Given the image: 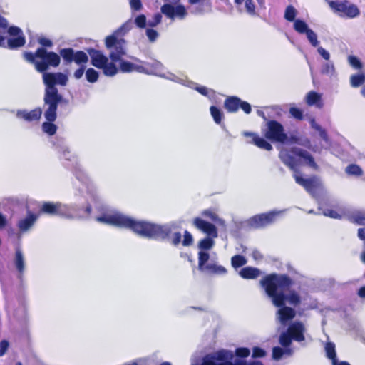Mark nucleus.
I'll use <instances>...</instances> for the list:
<instances>
[{
  "instance_id": "39448f33",
  "label": "nucleus",
  "mask_w": 365,
  "mask_h": 365,
  "mask_svg": "<svg viewBox=\"0 0 365 365\" xmlns=\"http://www.w3.org/2000/svg\"><path fill=\"white\" fill-rule=\"evenodd\" d=\"M52 143L56 150L61 155V159L63 160L64 166L73 171L76 179L82 183V189L88 190L89 179L78 164L77 157L71 153L63 139H56Z\"/></svg>"
},
{
  "instance_id": "a18cd8bd",
  "label": "nucleus",
  "mask_w": 365,
  "mask_h": 365,
  "mask_svg": "<svg viewBox=\"0 0 365 365\" xmlns=\"http://www.w3.org/2000/svg\"><path fill=\"white\" fill-rule=\"evenodd\" d=\"M85 75L86 80L91 83H96L99 78V73L92 68H88L85 72Z\"/></svg>"
},
{
  "instance_id": "338daca9",
  "label": "nucleus",
  "mask_w": 365,
  "mask_h": 365,
  "mask_svg": "<svg viewBox=\"0 0 365 365\" xmlns=\"http://www.w3.org/2000/svg\"><path fill=\"white\" fill-rule=\"evenodd\" d=\"M181 238L182 235L180 232H174L170 238L172 244L175 246L178 245L180 242Z\"/></svg>"
},
{
  "instance_id": "79ce46f5",
  "label": "nucleus",
  "mask_w": 365,
  "mask_h": 365,
  "mask_svg": "<svg viewBox=\"0 0 365 365\" xmlns=\"http://www.w3.org/2000/svg\"><path fill=\"white\" fill-rule=\"evenodd\" d=\"M246 258L240 255H235L231 259V264L235 269L241 267L247 264Z\"/></svg>"
},
{
  "instance_id": "ddd939ff",
  "label": "nucleus",
  "mask_w": 365,
  "mask_h": 365,
  "mask_svg": "<svg viewBox=\"0 0 365 365\" xmlns=\"http://www.w3.org/2000/svg\"><path fill=\"white\" fill-rule=\"evenodd\" d=\"M39 217V214L32 212L29 210L26 216L20 218L16 222V227L18 229V238L20 239L21 235L29 232L34 227L35 223Z\"/></svg>"
},
{
  "instance_id": "09e8293b",
  "label": "nucleus",
  "mask_w": 365,
  "mask_h": 365,
  "mask_svg": "<svg viewBox=\"0 0 365 365\" xmlns=\"http://www.w3.org/2000/svg\"><path fill=\"white\" fill-rule=\"evenodd\" d=\"M210 110L211 115L214 119V121L217 124H220L223 116L222 111L219 108L213 106L210 107Z\"/></svg>"
},
{
  "instance_id": "473e14b6",
  "label": "nucleus",
  "mask_w": 365,
  "mask_h": 365,
  "mask_svg": "<svg viewBox=\"0 0 365 365\" xmlns=\"http://www.w3.org/2000/svg\"><path fill=\"white\" fill-rule=\"evenodd\" d=\"M306 102L309 106L315 105L318 108H321V95L315 91H310L307 95Z\"/></svg>"
},
{
  "instance_id": "5fc2aeb1",
  "label": "nucleus",
  "mask_w": 365,
  "mask_h": 365,
  "mask_svg": "<svg viewBox=\"0 0 365 365\" xmlns=\"http://www.w3.org/2000/svg\"><path fill=\"white\" fill-rule=\"evenodd\" d=\"M162 21V15L160 13H156L153 15L152 19H149L147 22V26L149 28H154L157 26Z\"/></svg>"
},
{
  "instance_id": "393cba45",
  "label": "nucleus",
  "mask_w": 365,
  "mask_h": 365,
  "mask_svg": "<svg viewBox=\"0 0 365 365\" xmlns=\"http://www.w3.org/2000/svg\"><path fill=\"white\" fill-rule=\"evenodd\" d=\"M41 115L42 110L40 108H36L31 111L19 110L16 113L17 118H22L29 122L38 120L40 119Z\"/></svg>"
},
{
  "instance_id": "f257e3e1",
  "label": "nucleus",
  "mask_w": 365,
  "mask_h": 365,
  "mask_svg": "<svg viewBox=\"0 0 365 365\" xmlns=\"http://www.w3.org/2000/svg\"><path fill=\"white\" fill-rule=\"evenodd\" d=\"M98 222L131 230L136 234L149 239L164 240L169 239L173 230L178 229L175 222L163 225L135 220L120 212L104 215L96 218Z\"/></svg>"
},
{
  "instance_id": "a878e982",
  "label": "nucleus",
  "mask_w": 365,
  "mask_h": 365,
  "mask_svg": "<svg viewBox=\"0 0 365 365\" xmlns=\"http://www.w3.org/2000/svg\"><path fill=\"white\" fill-rule=\"evenodd\" d=\"M120 71L123 73H131L135 71L140 73H143V71H145L143 63L138 64L129 62L122 60V58L120 61Z\"/></svg>"
},
{
  "instance_id": "4c0bfd02",
  "label": "nucleus",
  "mask_w": 365,
  "mask_h": 365,
  "mask_svg": "<svg viewBox=\"0 0 365 365\" xmlns=\"http://www.w3.org/2000/svg\"><path fill=\"white\" fill-rule=\"evenodd\" d=\"M325 351L326 355L327 358L332 361V364H334V361H337L336 354L335 351V345L332 342H328L325 345Z\"/></svg>"
},
{
  "instance_id": "ea45409f",
  "label": "nucleus",
  "mask_w": 365,
  "mask_h": 365,
  "mask_svg": "<svg viewBox=\"0 0 365 365\" xmlns=\"http://www.w3.org/2000/svg\"><path fill=\"white\" fill-rule=\"evenodd\" d=\"M292 350L290 348L283 349L276 346L272 349V357L274 360H279L284 354H292Z\"/></svg>"
},
{
  "instance_id": "f3484780",
  "label": "nucleus",
  "mask_w": 365,
  "mask_h": 365,
  "mask_svg": "<svg viewBox=\"0 0 365 365\" xmlns=\"http://www.w3.org/2000/svg\"><path fill=\"white\" fill-rule=\"evenodd\" d=\"M287 331L291 334L294 341L302 342L305 340L304 334L307 331L305 325L299 321L292 322L288 327Z\"/></svg>"
},
{
  "instance_id": "774afa93",
  "label": "nucleus",
  "mask_w": 365,
  "mask_h": 365,
  "mask_svg": "<svg viewBox=\"0 0 365 365\" xmlns=\"http://www.w3.org/2000/svg\"><path fill=\"white\" fill-rule=\"evenodd\" d=\"M240 108L246 113L249 114L252 111L251 106L249 103L243 101L240 99Z\"/></svg>"
},
{
  "instance_id": "6e6d98bb",
  "label": "nucleus",
  "mask_w": 365,
  "mask_h": 365,
  "mask_svg": "<svg viewBox=\"0 0 365 365\" xmlns=\"http://www.w3.org/2000/svg\"><path fill=\"white\" fill-rule=\"evenodd\" d=\"M145 35L150 43H154L159 37L158 32L153 28L146 29Z\"/></svg>"
},
{
  "instance_id": "a211bd4d",
  "label": "nucleus",
  "mask_w": 365,
  "mask_h": 365,
  "mask_svg": "<svg viewBox=\"0 0 365 365\" xmlns=\"http://www.w3.org/2000/svg\"><path fill=\"white\" fill-rule=\"evenodd\" d=\"M279 157L284 164L292 170L294 173L298 172V160L292 152V148L290 150L282 149L279 154Z\"/></svg>"
},
{
  "instance_id": "9d476101",
  "label": "nucleus",
  "mask_w": 365,
  "mask_h": 365,
  "mask_svg": "<svg viewBox=\"0 0 365 365\" xmlns=\"http://www.w3.org/2000/svg\"><path fill=\"white\" fill-rule=\"evenodd\" d=\"M284 210H272L268 212L255 215L251 217L247 222L250 226L259 229L273 224L277 218L282 215Z\"/></svg>"
},
{
  "instance_id": "cd10ccee",
  "label": "nucleus",
  "mask_w": 365,
  "mask_h": 365,
  "mask_svg": "<svg viewBox=\"0 0 365 365\" xmlns=\"http://www.w3.org/2000/svg\"><path fill=\"white\" fill-rule=\"evenodd\" d=\"M347 218L351 223L365 227V211L355 210L348 213Z\"/></svg>"
},
{
  "instance_id": "20e7f679",
  "label": "nucleus",
  "mask_w": 365,
  "mask_h": 365,
  "mask_svg": "<svg viewBox=\"0 0 365 365\" xmlns=\"http://www.w3.org/2000/svg\"><path fill=\"white\" fill-rule=\"evenodd\" d=\"M132 29L131 21H127L117 29L111 35L105 38V46L109 51L108 61L103 67L100 69L106 76H114L117 74L118 69L115 66V62H120V58L126 54V41L124 38L125 34Z\"/></svg>"
},
{
  "instance_id": "0e129e2a",
  "label": "nucleus",
  "mask_w": 365,
  "mask_h": 365,
  "mask_svg": "<svg viewBox=\"0 0 365 365\" xmlns=\"http://www.w3.org/2000/svg\"><path fill=\"white\" fill-rule=\"evenodd\" d=\"M266 352L264 349L259 347H254L252 350V357L253 358H260L264 356Z\"/></svg>"
},
{
  "instance_id": "3c124183",
  "label": "nucleus",
  "mask_w": 365,
  "mask_h": 365,
  "mask_svg": "<svg viewBox=\"0 0 365 365\" xmlns=\"http://www.w3.org/2000/svg\"><path fill=\"white\" fill-rule=\"evenodd\" d=\"M214 245V241L210 237H205L202 240L199 244L198 247L202 250H210Z\"/></svg>"
},
{
  "instance_id": "4468645a",
  "label": "nucleus",
  "mask_w": 365,
  "mask_h": 365,
  "mask_svg": "<svg viewBox=\"0 0 365 365\" xmlns=\"http://www.w3.org/2000/svg\"><path fill=\"white\" fill-rule=\"evenodd\" d=\"M8 34L12 36V38L7 40L8 48L16 49L23 46L25 44V36L20 28L15 26H10L8 29Z\"/></svg>"
},
{
  "instance_id": "864d4df0",
  "label": "nucleus",
  "mask_w": 365,
  "mask_h": 365,
  "mask_svg": "<svg viewBox=\"0 0 365 365\" xmlns=\"http://www.w3.org/2000/svg\"><path fill=\"white\" fill-rule=\"evenodd\" d=\"M348 62L349 65L357 70H360L362 68L363 65L361 61L355 56H348Z\"/></svg>"
},
{
  "instance_id": "72a5a7b5",
  "label": "nucleus",
  "mask_w": 365,
  "mask_h": 365,
  "mask_svg": "<svg viewBox=\"0 0 365 365\" xmlns=\"http://www.w3.org/2000/svg\"><path fill=\"white\" fill-rule=\"evenodd\" d=\"M321 73L330 77L336 76V72L334 62L328 61L327 62L323 63L321 68Z\"/></svg>"
},
{
  "instance_id": "5701e85b",
  "label": "nucleus",
  "mask_w": 365,
  "mask_h": 365,
  "mask_svg": "<svg viewBox=\"0 0 365 365\" xmlns=\"http://www.w3.org/2000/svg\"><path fill=\"white\" fill-rule=\"evenodd\" d=\"M14 264L18 272L17 277L20 281H22L24 272L25 271L26 263L24 254L19 247H17L15 250Z\"/></svg>"
},
{
  "instance_id": "7c9ffc66",
  "label": "nucleus",
  "mask_w": 365,
  "mask_h": 365,
  "mask_svg": "<svg viewBox=\"0 0 365 365\" xmlns=\"http://www.w3.org/2000/svg\"><path fill=\"white\" fill-rule=\"evenodd\" d=\"M239 274L243 279H253L259 276L260 270L255 267H246L240 271Z\"/></svg>"
},
{
  "instance_id": "f704fd0d",
  "label": "nucleus",
  "mask_w": 365,
  "mask_h": 365,
  "mask_svg": "<svg viewBox=\"0 0 365 365\" xmlns=\"http://www.w3.org/2000/svg\"><path fill=\"white\" fill-rule=\"evenodd\" d=\"M210 259V255L205 251L200 250L198 252V269L199 270L203 272L205 271V267L207 265V262Z\"/></svg>"
},
{
  "instance_id": "dca6fc26",
  "label": "nucleus",
  "mask_w": 365,
  "mask_h": 365,
  "mask_svg": "<svg viewBox=\"0 0 365 365\" xmlns=\"http://www.w3.org/2000/svg\"><path fill=\"white\" fill-rule=\"evenodd\" d=\"M160 11L162 14L171 19L175 18L183 19L187 15L185 6L180 4L173 6L170 4H165L161 6Z\"/></svg>"
},
{
  "instance_id": "e2e57ef3",
  "label": "nucleus",
  "mask_w": 365,
  "mask_h": 365,
  "mask_svg": "<svg viewBox=\"0 0 365 365\" xmlns=\"http://www.w3.org/2000/svg\"><path fill=\"white\" fill-rule=\"evenodd\" d=\"M130 5L131 9L135 11H140L143 7L140 0H130Z\"/></svg>"
},
{
  "instance_id": "423d86ee",
  "label": "nucleus",
  "mask_w": 365,
  "mask_h": 365,
  "mask_svg": "<svg viewBox=\"0 0 365 365\" xmlns=\"http://www.w3.org/2000/svg\"><path fill=\"white\" fill-rule=\"evenodd\" d=\"M24 57L29 63L34 64L36 71L41 73L47 72L50 67L56 68L61 63V55L48 51L46 48L40 47L34 53L25 52Z\"/></svg>"
},
{
  "instance_id": "49530a36",
  "label": "nucleus",
  "mask_w": 365,
  "mask_h": 365,
  "mask_svg": "<svg viewBox=\"0 0 365 365\" xmlns=\"http://www.w3.org/2000/svg\"><path fill=\"white\" fill-rule=\"evenodd\" d=\"M297 9L292 5H289L287 6L284 12V19L288 21H294L296 20L295 17L297 16Z\"/></svg>"
},
{
  "instance_id": "f8f14e48",
  "label": "nucleus",
  "mask_w": 365,
  "mask_h": 365,
  "mask_svg": "<svg viewBox=\"0 0 365 365\" xmlns=\"http://www.w3.org/2000/svg\"><path fill=\"white\" fill-rule=\"evenodd\" d=\"M329 4L341 17L354 19L360 14L359 8L348 1H331Z\"/></svg>"
},
{
  "instance_id": "7ed1b4c3",
  "label": "nucleus",
  "mask_w": 365,
  "mask_h": 365,
  "mask_svg": "<svg viewBox=\"0 0 365 365\" xmlns=\"http://www.w3.org/2000/svg\"><path fill=\"white\" fill-rule=\"evenodd\" d=\"M42 81L45 86L43 103L44 106H46L44 117L49 121H55L58 105L63 100L56 86H66L68 77L61 72H46L42 74Z\"/></svg>"
},
{
  "instance_id": "412c9836",
  "label": "nucleus",
  "mask_w": 365,
  "mask_h": 365,
  "mask_svg": "<svg viewBox=\"0 0 365 365\" xmlns=\"http://www.w3.org/2000/svg\"><path fill=\"white\" fill-rule=\"evenodd\" d=\"M87 53L91 58V64L97 68L103 67L108 60V58L99 50L91 48L87 49Z\"/></svg>"
},
{
  "instance_id": "680f3d73",
  "label": "nucleus",
  "mask_w": 365,
  "mask_h": 365,
  "mask_svg": "<svg viewBox=\"0 0 365 365\" xmlns=\"http://www.w3.org/2000/svg\"><path fill=\"white\" fill-rule=\"evenodd\" d=\"M193 239L192 235L188 231H185L182 245L184 246H190L192 244Z\"/></svg>"
},
{
  "instance_id": "6e6552de",
  "label": "nucleus",
  "mask_w": 365,
  "mask_h": 365,
  "mask_svg": "<svg viewBox=\"0 0 365 365\" xmlns=\"http://www.w3.org/2000/svg\"><path fill=\"white\" fill-rule=\"evenodd\" d=\"M59 53L65 65L75 62L79 66V68L73 73V77L77 80L81 78L86 72L85 64L88 61L87 53L83 51H75L72 48H62L59 51Z\"/></svg>"
},
{
  "instance_id": "b1692460",
  "label": "nucleus",
  "mask_w": 365,
  "mask_h": 365,
  "mask_svg": "<svg viewBox=\"0 0 365 365\" xmlns=\"http://www.w3.org/2000/svg\"><path fill=\"white\" fill-rule=\"evenodd\" d=\"M294 177L296 182L304 187L308 192H314L317 186V181L314 178H304L298 172L294 173Z\"/></svg>"
},
{
  "instance_id": "2eb2a0df",
  "label": "nucleus",
  "mask_w": 365,
  "mask_h": 365,
  "mask_svg": "<svg viewBox=\"0 0 365 365\" xmlns=\"http://www.w3.org/2000/svg\"><path fill=\"white\" fill-rule=\"evenodd\" d=\"M131 58L133 59L135 62L143 63L145 71H143V73L147 75H154L161 78L164 76L165 68L163 65L160 61L155 60L151 62H146L142 61L135 57H132Z\"/></svg>"
},
{
  "instance_id": "bb28decb",
  "label": "nucleus",
  "mask_w": 365,
  "mask_h": 365,
  "mask_svg": "<svg viewBox=\"0 0 365 365\" xmlns=\"http://www.w3.org/2000/svg\"><path fill=\"white\" fill-rule=\"evenodd\" d=\"M244 135L252 137V140L250 143L255 144L258 148L266 150H272V146L269 143H268L264 138L259 137L255 133L245 132Z\"/></svg>"
},
{
  "instance_id": "8fccbe9b",
  "label": "nucleus",
  "mask_w": 365,
  "mask_h": 365,
  "mask_svg": "<svg viewBox=\"0 0 365 365\" xmlns=\"http://www.w3.org/2000/svg\"><path fill=\"white\" fill-rule=\"evenodd\" d=\"M128 21H132V20L129 19ZM131 22H132V26L133 25V24H135L137 27H138L140 29H144L146 27L148 21L146 19V16L144 14H139L135 18L134 22H133V21H131Z\"/></svg>"
},
{
  "instance_id": "c85d7f7f",
  "label": "nucleus",
  "mask_w": 365,
  "mask_h": 365,
  "mask_svg": "<svg viewBox=\"0 0 365 365\" xmlns=\"http://www.w3.org/2000/svg\"><path fill=\"white\" fill-rule=\"evenodd\" d=\"M240 105V98L237 96L227 98L224 103L225 108L230 113H235L238 110Z\"/></svg>"
},
{
  "instance_id": "e433bc0d",
  "label": "nucleus",
  "mask_w": 365,
  "mask_h": 365,
  "mask_svg": "<svg viewBox=\"0 0 365 365\" xmlns=\"http://www.w3.org/2000/svg\"><path fill=\"white\" fill-rule=\"evenodd\" d=\"M202 215L205 217H209L212 221L217 224L218 225H220L222 227H225V222L224 220L218 217L216 213L206 210H204L202 213Z\"/></svg>"
},
{
  "instance_id": "4be33fe9",
  "label": "nucleus",
  "mask_w": 365,
  "mask_h": 365,
  "mask_svg": "<svg viewBox=\"0 0 365 365\" xmlns=\"http://www.w3.org/2000/svg\"><path fill=\"white\" fill-rule=\"evenodd\" d=\"M193 225L198 230L202 231L203 232L206 233L207 235H208L212 237H217V231L214 225H212L204 220H202L200 217H196L194 219Z\"/></svg>"
},
{
  "instance_id": "c9c22d12",
  "label": "nucleus",
  "mask_w": 365,
  "mask_h": 365,
  "mask_svg": "<svg viewBox=\"0 0 365 365\" xmlns=\"http://www.w3.org/2000/svg\"><path fill=\"white\" fill-rule=\"evenodd\" d=\"M294 29L300 34H305L310 29L307 24L299 19H297L294 22Z\"/></svg>"
},
{
  "instance_id": "bf43d9fd",
  "label": "nucleus",
  "mask_w": 365,
  "mask_h": 365,
  "mask_svg": "<svg viewBox=\"0 0 365 365\" xmlns=\"http://www.w3.org/2000/svg\"><path fill=\"white\" fill-rule=\"evenodd\" d=\"M322 214L325 216L329 217L334 219H341V215L338 213L336 210L331 209H324L322 210Z\"/></svg>"
},
{
  "instance_id": "0eeeda50",
  "label": "nucleus",
  "mask_w": 365,
  "mask_h": 365,
  "mask_svg": "<svg viewBox=\"0 0 365 365\" xmlns=\"http://www.w3.org/2000/svg\"><path fill=\"white\" fill-rule=\"evenodd\" d=\"M40 212L51 215L73 218L88 215L91 212V207L87 205L83 213L81 214L80 213L79 206L76 204L68 205L61 202H44L41 207Z\"/></svg>"
},
{
  "instance_id": "6ab92c4d",
  "label": "nucleus",
  "mask_w": 365,
  "mask_h": 365,
  "mask_svg": "<svg viewBox=\"0 0 365 365\" xmlns=\"http://www.w3.org/2000/svg\"><path fill=\"white\" fill-rule=\"evenodd\" d=\"M292 152L294 155L298 158V162L302 160L305 165L310 168L316 169L317 165L315 163L314 158L309 152L298 147L292 148Z\"/></svg>"
},
{
  "instance_id": "603ef678",
  "label": "nucleus",
  "mask_w": 365,
  "mask_h": 365,
  "mask_svg": "<svg viewBox=\"0 0 365 365\" xmlns=\"http://www.w3.org/2000/svg\"><path fill=\"white\" fill-rule=\"evenodd\" d=\"M305 34L310 44L313 47H318L319 41L317 39V34L312 29H309Z\"/></svg>"
},
{
  "instance_id": "1a4fd4ad",
  "label": "nucleus",
  "mask_w": 365,
  "mask_h": 365,
  "mask_svg": "<svg viewBox=\"0 0 365 365\" xmlns=\"http://www.w3.org/2000/svg\"><path fill=\"white\" fill-rule=\"evenodd\" d=\"M232 353L227 350H220L212 354L206 355L200 364H192V365H242L240 359H235L234 362L227 361L232 359Z\"/></svg>"
},
{
  "instance_id": "c03bdc74",
  "label": "nucleus",
  "mask_w": 365,
  "mask_h": 365,
  "mask_svg": "<svg viewBox=\"0 0 365 365\" xmlns=\"http://www.w3.org/2000/svg\"><path fill=\"white\" fill-rule=\"evenodd\" d=\"M192 88H194L197 91H198L200 94L208 97L210 99H212L215 97V91L212 89H209L205 86H198L195 83V86Z\"/></svg>"
},
{
  "instance_id": "13d9d810",
  "label": "nucleus",
  "mask_w": 365,
  "mask_h": 365,
  "mask_svg": "<svg viewBox=\"0 0 365 365\" xmlns=\"http://www.w3.org/2000/svg\"><path fill=\"white\" fill-rule=\"evenodd\" d=\"M250 354V351L248 348L240 347L235 350V355L240 359L246 358Z\"/></svg>"
},
{
  "instance_id": "a19ab883",
  "label": "nucleus",
  "mask_w": 365,
  "mask_h": 365,
  "mask_svg": "<svg viewBox=\"0 0 365 365\" xmlns=\"http://www.w3.org/2000/svg\"><path fill=\"white\" fill-rule=\"evenodd\" d=\"M293 340L291 334L287 330V331L282 332L279 339V344L284 347V349L289 348L290 346L292 341Z\"/></svg>"
},
{
  "instance_id": "aec40b11",
  "label": "nucleus",
  "mask_w": 365,
  "mask_h": 365,
  "mask_svg": "<svg viewBox=\"0 0 365 365\" xmlns=\"http://www.w3.org/2000/svg\"><path fill=\"white\" fill-rule=\"evenodd\" d=\"M279 307V309L276 313L277 319L282 325L285 326L289 321L294 318L296 315L295 310L293 308L285 305Z\"/></svg>"
},
{
  "instance_id": "4d7b16f0",
  "label": "nucleus",
  "mask_w": 365,
  "mask_h": 365,
  "mask_svg": "<svg viewBox=\"0 0 365 365\" xmlns=\"http://www.w3.org/2000/svg\"><path fill=\"white\" fill-rule=\"evenodd\" d=\"M247 13L250 16H256L255 5L252 0H245V3Z\"/></svg>"
},
{
  "instance_id": "f03ea898",
  "label": "nucleus",
  "mask_w": 365,
  "mask_h": 365,
  "mask_svg": "<svg viewBox=\"0 0 365 365\" xmlns=\"http://www.w3.org/2000/svg\"><path fill=\"white\" fill-rule=\"evenodd\" d=\"M293 284L289 276L279 274H269L260 281L261 286L275 307H283L286 301L294 307L300 304L299 294L294 290H289Z\"/></svg>"
},
{
  "instance_id": "69168bd1",
  "label": "nucleus",
  "mask_w": 365,
  "mask_h": 365,
  "mask_svg": "<svg viewBox=\"0 0 365 365\" xmlns=\"http://www.w3.org/2000/svg\"><path fill=\"white\" fill-rule=\"evenodd\" d=\"M317 52L324 60H326L327 61H329L330 53L325 48L318 46Z\"/></svg>"
},
{
  "instance_id": "58836bf2",
  "label": "nucleus",
  "mask_w": 365,
  "mask_h": 365,
  "mask_svg": "<svg viewBox=\"0 0 365 365\" xmlns=\"http://www.w3.org/2000/svg\"><path fill=\"white\" fill-rule=\"evenodd\" d=\"M365 82V74L358 73L351 76L350 84L353 88H357Z\"/></svg>"
},
{
  "instance_id": "2f4dec72",
  "label": "nucleus",
  "mask_w": 365,
  "mask_h": 365,
  "mask_svg": "<svg viewBox=\"0 0 365 365\" xmlns=\"http://www.w3.org/2000/svg\"><path fill=\"white\" fill-rule=\"evenodd\" d=\"M205 271L212 274L225 275L227 273V269L212 262L207 264Z\"/></svg>"
},
{
  "instance_id": "37998d69",
  "label": "nucleus",
  "mask_w": 365,
  "mask_h": 365,
  "mask_svg": "<svg viewBox=\"0 0 365 365\" xmlns=\"http://www.w3.org/2000/svg\"><path fill=\"white\" fill-rule=\"evenodd\" d=\"M47 121L48 122H44L42 124V130L45 133L53 135L57 130V126L53 123V121H49L48 120Z\"/></svg>"
},
{
  "instance_id": "c756f323",
  "label": "nucleus",
  "mask_w": 365,
  "mask_h": 365,
  "mask_svg": "<svg viewBox=\"0 0 365 365\" xmlns=\"http://www.w3.org/2000/svg\"><path fill=\"white\" fill-rule=\"evenodd\" d=\"M162 78L168 79V80L172 81L175 83H178L180 84H182V85L189 87V88H192L193 86L195 85V83L187 79L186 78H180V77L177 76L176 75H175L172 73H170V72H168V73L164 72V76H162Z\"/></svg>"
},
{
  "instance_id": "de8ad7c7",
  "label": "nucleus",
  "mask_w": 365,
  "mask_h": 365,
  "mask_svg": "<svg viewBox=\"0 0 365 365\" xmlns=\"http://www.w3.org/2000/svg\"><path fill=\"white\" fill-rule=\"evenodd\" d=\"M346 172L351 175L361 176L363 175V170L356 164H351L346 168Z\"/></svg>"
},
{
  "instance_id": "052dcab7",
  "label": "nucleus",
  "mask_w": 365,
  "mask_h": 365,
  "mask_svg": "<svg viewBox=\"0 0 365 365\" xmlns=\"http://www.w3.org/2000/svg\"><path fill=\"white\" fill-rule=\"evenodd\" d=\"M289 113L291 114V115L297 119V120H302L303 119V113H302V111L297 108H294V107H292L289 109Z\"/></svg>"
},
{
  "instance_id": "9b49d317",
  "label": "nucleus",
  "mask_w": 365,
  "mask_h": 365,
  "mask_svg": "<svg viewBox=\"0 0 365 365\" xmlns=\"http://www.w3.org/2000/svg\"><path fill=\"white\" fill-rule=\"evenodd\" d=\"M267 139L284 144L288 139L284 126L277 120H271L267 123V131L265 133Z\"/></svg>"
}]
</instances>
